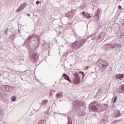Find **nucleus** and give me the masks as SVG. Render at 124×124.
<instances>
[{
  "instance_id": "nucleus-14",
  "label": "nucleus",
  "mask_w": 124,
  "mask_h": 124,
  "mask_svg": "<svg viewBox=\"0 0 124 124\" xmlns=\"http://www.w3.org/2000/svg\"><path fill=\"white\" fill-rule=\"evenodd\" d=\"M22 5H21L20 7L19 8V9L20 10L21 9V7H22Z\"/></svg>"
},
{
  "instance_id": "nucleus-6",
  "label": "nucleus",
  "mask_w": 124,
  "mask_h": 124,
  "mask_svg": "<svg viewBox=\"0 0 124 124\" xmlns=\"http://www.w3.org/2000/svg\"><path fill=\"white\" fill-rule=\"evenodd\" d=\"M90 15H91V14H89V16H87V19H89V18H91V16H90Z\"/></svg>"
},
{
  "instance_id": "nucleus-2",
  "label": "nucleus",
  "mask_w": 124,
  "mask_h": 124,
  "mask_svg": "<svg viewBox=\"0 0 124 124\" xmlns=\"http://www.w3.org/2000/svg\"><path fill=\"white\" fill-rule=\"evenodd\" d=\"M63 76L65 80H67L68 81H69V82H70V83H72V81H71V80H70V79L69 78V77H68V76L65 75V74H64L63 75Z\"/></svg>"
},
{
  "instance_id": "nucleus-9",
  "label": "nucleus",
  "mask_w": 124,
  "mask_h": 124,
  "mask_svg": "<svg viewBox=\"0 0 124 124\" xmlns=\"http://www.w3.org/2000/svg\"><path fill=\"white\" fill-rule=\"evenodd\" d=\"M116 101H117V96L115 97L114 100V102H116Z\"/></svg>"
},
{
  "instance_id": "nucleus-10",
  "label": "nucleus",
  "mask_w": 124,
  "mask_h": 124,
  "mask_svg": "<svg viewBox=\"0 0 124 124\" xmlns=\"http://www.w3.org/2000/svg\"><path fill=\"white\" fill-rule=\"evenodd\" d=\"M79 73H81L82 75H84V73H83V72H79Z\"/></svg>"
},
{
  "instance_id": "nucleus-16",
  "label": "nucleus",
  "mask_w": 124,
  "mask_h": 124,
  "mask_svg": "<svg viewBox=\"0 0 124 124\" xmlns=\"http://www.w3.org/2000/svg\"><path fill=\"white\" fill-rule=\"evenodd\" d=\"M118 7H119V8H121V6L119 5V6H118Z\"/></svg>"
},
{
  "instance_id": "nucleus-1",
  "label": "nucleus",
  "mask_w": 124,
  "mask_h": 124,
  "mask_svg": "<svg viewBox=\"0 0 124 124\" xmlns=\"http://www.w3.org/2000/svg\"><path fill=\"white\" fill-rule=\"evenodd\" d=\"M124 75L123 74H118L116 75L115 78L116 79H123L124 78Z\"/></svg>"
},
{
  "instance_id": "nucleus-12",
  "label": "nucleus",
  "mask_w": 124,
  "mask_h": 124,
  "mask_svg": "<svg viewBox=\"0 0 124 124\" xmlns=\"http://www.w3.org/2000/svg\"><path fill=\"white\" fill-rule=\"evenodd\" d=\"M88 68H89V66H87V67H86L85 70H87V69H88Z\"/></svg>"
},
{
  "instance_id": "nucleus-18",
  "label": "nucleus",
  "mask_w": 124,
  "mask_h": 124,
  "mask_svg": "<svg viewBox=\"0 0 124 124\" xmlns=\"http://www.w3.org/2000/svg\"><path fill=\"white\" fill-rule=\"evenodd\" d=\"M84 16H85V17H86V16H87L86 15H85Z\"/></svg>"
},
{
  "instance_id": "nucleus-3",
  "label": "nucleus",
  "mask_w": 124,
  "mask_h": 124,
  "mask_svg": "<svg viewBox=\"0 0 124 124\" xmlns=\"http://www.w3.org/2000/svg\"><path fill=\"white\" fill-rule=\"evenodd\" d=\"M56 96L57 98H62V93L58 92L57 93H56Z\"/></svg>"
},
{
  "instance_id": "nucleus-5",
  "label": "nucleus",
  "mask_w": 124,
  "mask_h": 124,
  "mask_svg": "<svg viewBox=\"0 0 124 124\" xmlns=\"http://www.w3.org/2000/svg\"><path fill=\"white\" fill-rule=\"evenodd\" d=\"M74 76H75V77H79V76L78 75V74H77V73H75L74 74Z\"/></svg>"
},
{
  "instance_id": "nucleus-4",
  "label": "nucleus",
  "mask_w": 124,
  "mask_h": 124,
  "mask_svg": "<svg viewBox=\"0 0 124 124\" xmlns=\"http://www.w3.org/2000/svg\"><path fill=\"white\" fill-rule=\"evenodd\" d=\"M12 101H16V96H13L12 97Z\"/></svg>"
},
{
  "instance_id": "nucleus-13",
  "label": "nucleus",
  "mask_w": 124,
  "mask_h": 124,
  "mask_svg": "<svg viewBox=\"0 0 124 124\" xmlns=\"http://www.w3.org/2000/svg\"><path fill=\"white\" fill-rule=\"evenodd\" d=\"M43 103L45 104V105H46V101H44V102H43Z\"/></svg>"
},
{
  "instance_id": "nucleus-7",
  "label": "nucleus",
  "mask_w": 124,
  "mask_h": 124,
  "mask_svg": "<svg viewBox=\"0 0 124 124\" xmlns=\"http://www.w3.org/2000/svg\"><path fill=\"white\" fill-rule=\"evenodd\" d=\"M93 109L95 111H96V110H97V108H96V107L93 108Z\"/></svg>"
},
{
  "instance_id": "nucleus-15",
  "label": "nucleus",
  "mask_w": 124,
  "mask_h": 124,
  "mask_svg": "<svg viewBox=\"0 0 124 124\" xmlns=\"http://www.w3.org/2000/svg\"><path fill=\"white\" fill-rule=\"evenodd\" d=\"M82 14H83V15H85V12H83Z\"/></svg>"
},
{
  "instance_id": "nucleus-11",
  "label": "nucleus",
  "mask_w": 124,
  "mask_h": 124,
  "mask_svg": "<svg viewBox=\"0 0 124 124\" xmlns=\"http://www.w3.org/2000/svg\"><path fill=\"white\" fill-rule=\"evenodd\" d=\"M36 4H38V3H39V1H37L36 2Z\"/></svg>"
},
{
  "instance_id": "nucleus-17",
  "label": "nucleus",
  "mask_w": 124,
  "mask_h": 124,
  "mask_svg": "<svg viewBox=\"0 0 124 124\" xmlns=\"http://www.w3.org/2000/svg\"><path fill=\"white\" fill-rule=\"evenodd\" d=\"M28 16H31V15L28 14Z\"/></svg>"
},
{
  "instance_id": "nucleus-8",
  "label": "nucleus",
  "mask_w": 124,
  "mask_h": 124,
  "mask_svg": "<svg viewBox=\"0 0 124 124\" xmlns=\"http://www.w3.org/2000/svg\"><path fill=\"white\" fill-rule=\"evenodd\" d=\"M122 90L124 92V85L122 86Z\"/></svg>"
}]
</instances>
